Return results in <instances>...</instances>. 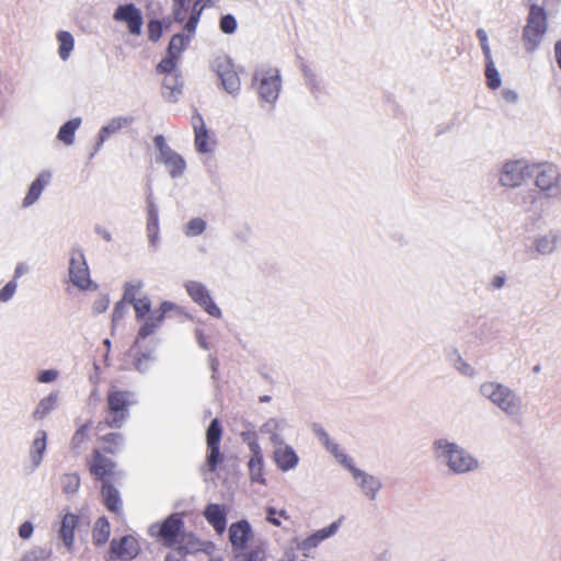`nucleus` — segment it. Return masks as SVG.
<instances>
[{
  "mask_svg": "<svg viewBox=\"0 0 561 561\" xmlns=\"http://www.w3.org/2000/svg\"><path fill=\"white\" fill-rule=\"evenodd\" d=\"M432 451L434 459L454 474H466L481 468L474 455L446 437L436 438L432 444Z\"/></svg>",
  "mask_w": 561,
  "mask_h": 561,
  "instance_id": "nucleus-1",
  "label": "nucleus"
},
{
  "mask_svg": "<svg viewBox=\"0 0 561 561\" xmlns=\"http://www.w3.org/2000/svg\"><path fill=\"white\" fill-rule=\"evenodd\" d=\"M480 393L510 419H519L526 411L522 397L511 387L486 381L480 386Z\"/></svg>",
  "mask_w": 561,
  "mask_h": 561,
  "instance_id": "nucleus-2",
  "label": "nucleus"
},
{
  "mask_svg": "<svg viewBox=\"0 0 561 561\" xmlns=\"http://www.w3.org/2000/svg\"><path fill=\"white\" fill-rule=\"evenodd\" d=\"M134 403V393L112 389L106 398L107 415L105 423L111 428H119L129 416V407Z\"/></svg>",
  "mask_w": 561,
  "mask_h": 561,
  "instance_id": "nucleus-3",
  "label": "nucleus"
},
{
  "mask_svg": "<svg viewBox=\"0 0 561 561\" xmlns=\"http://www.w3.org/2000/svg\"><path fill=\"white\" fill-rule=\"evenodd\" d=\"M537 190L545 197H558L561 195L560 171L551 163H539L530 167Z\"/></svg>",
  "mask_w": 561,
  "mask_h": 561,
  "instance_id": "nucleus-4",
  "label": "nucleus"
},
{
  "mask_svg": "<svg viewBox=\"0 0 561 561\" xmlns=\"http://www.w3.org/2000/svg\"><path fill=\"white\" fill-rule=\"evenodd\" d=\"M69 278L80 290H95L98 285L90 277V270L81 247H72L69 252Z\"/></svg>",
  "mask_w": 561,
  "mask_h": 561,
  "instance_id": "nucleus-5",
  "label": "nucleus"
},
{
  "mask_svg": "<svg viewBox=\"0 0 561 561\" xmlns=\"http://www.w3.org/2000/svg\"><path fill=\"white\" fill-rule=\"evenodd\" d=\"M257 93L262 101L273 104L280 92L282 80L279 70L273 67H262L254 72Z\"/></svg>",
  "mask_w": 561,
  "mask_h": 561,
  "instance_id": "nucleus-6",
  "label": "nucleus"
},
{
  "mask_svg": "<svg viewBox=\"0 0 561 561\" xmlns=\"http://www.w3.org/2000/svg\"><path fill=\"white\" fill-rule=\"evenodd\" d=\"M547 26L545 10L538 5H533L523 35L526 50L533 51L538 47L547 32Z\"/></svg>",
  "mask_w": 561,
  "mask_h": 561,
  "instance_id": "nucleus-7",
  "label": "nucleus"
},
{
  "mask_svg": "<svg viewBox=\"0 0 561 561\" xmlns=\"http://www.w3.org/2000/svg\"><path fill=\"white\" fill-rule=\"evenodd\" d=\"M526 160H507L499 170V183L503 187L516 188L527 178H530L531 169Z\"/></svg>",
  "mask_w": 561,
  "mask_h": 561,
  "instance_id": "nucleus-8",
  "label": "nucleus"
},
{
  "mask_svg": "<svg viewBox=\"0 0 561 561\" xmlns=\"http://www.w3.org/2000/svg\"><path fill=\"white\" fill-rule=\"evenodd\" d=\"M183 526L179 514L170 515L162 524H153L149 528L152 537L159 538L163 545L171 547L176 543L178 537Z\"/></svg>",
  "mask_w": 561,
  "mask_h": 561,
  "instance_id": "nucleus-9",
  "label": "nucleus"
},
{
  "mask_svg": "<svg viewBox=\"0 0 561 561\" xmlns=\"http://www.w3.org/2000/svg\"><path fill=\"white\" fill-rule=\"evenodd\" d=\"M213 69L221 80L224 89L236 94L240 90V79L234 70L233 64L227 56L217 57L213 62Z\"/></svg>",
  "mask_w": 561,
  "mask_h": 561,
  "instance_id": "nucleus-10",
  "label": "nucleus"
},
{
  "mask_svg": "<svg viewBox=\"0 0 561 561\" xmlns=\"http://www.w3.org/2000/svg\"><path fill=\"white\" fill-rule=\"evenodd\" d=\"M185 289L194 302L198 304L209 316L214 318L221 317V310L214 302L204 284L196 280H188L185 283Z\"/></svg>",
  "mask_w": 561,
  "mask_h": 561,
  "instance_id": "nucleus-11",
  "label": "nucleus"
},
{
  "mask_svg": "<svg viewBox=\"0 0 561 561\" xmlns=\"http://www.w3.org/2000/svg\"><path fill=\"white\" fill-rule=\"evenodd\" d=\"M350 472L363 495L368 500H375L382 489L381 480L355 466L350 469Z\"/></svg>",
  "mask_w": 561,
  "mask_h": 561,
  "instance_id": "nucleus-12",
  "label": "nucleus"
},
{
  "mask_svg": "<svg viewBox=\"0 0 561 561\" xmlns=\"http://www.w3.org/2000/svg\"><path fill=\"white\" fill-rule=\"evenodd\" d=\"M229 542L234 552L245 550L253 537V529L247 519L232 523L228 528Z\"/></svg>",
  "mask_w": 561,
  "mask_h": 561,
  "instance_id": "nucleus-13",
  "label": "nucleus"
},
{
  "mask_svg": "<svg viewBox=\"0 0 561 561\" xmlns=\"http://www.w3.org/2000/svg\"><path fill=\"white\" fill-rule=\"evenodd\" d=\"M191 124L194 130V145L199 153H210L215 149L216 141L209 135L202 115L195 112L192 115Z\"/></svg>",
  "mask_w": 561,
  "mask_h": 561,
  "instance_id": "nucleus-14",
  "label": "nucleus"
},
{
  "mask_svg": "<svg viewBox=\"0 0 561 561\" xmlns=\"http://www.w3.org/2000/svg\"><path fill=\"white\" fill-rule=\"evenodd\" d=\"M113 19L117 22L126 23L128 31L134 35L141 34L142 16L139 9L133 3L117 7L113 14Z\"/></svg>",
  "mask_w": 561,
  "mask_h": 561,
  "instance_id": "nucleus-15",
  "label": "nucleus"
},
{
  "mask_svg": "<svg viewBox=\"0 0 561 561\" xmlns=\"http://www.w3.org/2000/svg\"><path fill=\"white\" fill-rule=\"evenodd\" d=\"M289 427L287 420L271 417L261 426L260 432L267 435L270 443L276 447L285 444V434Z\"/></svg>",
  "mask_w": 561,
  "mask_h": 561,
  "instance_id": "nucleus-16",
  "label": "nucleus"
},
{
  "mask_svg": "<svg viewBox=\"0 0 561 561\" xmlns=\"http://www.w3.org/2000/svg\"><path fill=\"white\" fill-rule=\"evenodd\" d=\"M229 507L224 504H208L203 512L204 518L214 528L217 535H222L227 529V516Z\"/></svg>",
  "mask_w": 561,
  "mask_h": 561,
  "instance_id": "nucleus-17",
  "label": "nucleus"
},
{
  "mask_svg": "<svg viewBox=\"0 0 561 561\" xmlns=\"http://www.w3.org/2000/svg\"><path fill=\"white\" fill-rule=\"evenodd\" d=\"M559 241L560 233L554 230H549L547 232L536 234L533 238L531 245L538 255L549 256L557 251Z\"/></svg>",
  "mask_w": 561,
  "mask_h": 561,
  "instance_id": "nucleus-18",
  "label": "nucleus"
},
{
  "mask_svg": "<svg viewBox=\"0 0 561 561\" xmlns=\"http://www.w3.org/2000/svg\"><path fill=\"white\" fill-rule=\"evenodd\" d=\"M273 458L276 466L282 471L293 470L299 463V457L295 449L287 444L273 447Z\"/></svg>",
  "mask_w": 561,
  "mask_h": 561,
  "instance_id": "nucleus-19",
  "label": "nucleus"
},
{
  "mask_svg": "<svg viewBox=\"0 0 561 561\" xmlns=\"http://www.w3.org/2000/svg\"><path fill=\"white\" fill-rule=\"evenodd\" d=\"M140 551L137 539L133 536H125L119 541L113 539L111 541V552L116 558L130 560Z\"/></svg>",
  "mask_w": 561,
  "mask_h": 561,
  "instance_id": "nucleus-20",
  "label": "nucleus"
},
{
  "mask_svg": "<svg viewBox=\"0 0 561 561\" xmlns=\"http://www.w3.org/2000/svg\"><path fill=\"white\" fill-rule=\"evenodd\" d=\"M339 522H333L328 527L322 528L306 539H304L301 542L298 543V549L302 551L305 557L309 556V551L317 548L323 540L332 537L335 535V533L339 529Z\"/></svg>",
  "mask_w": 561,
  "mask_h": 561,
  "instance_id": "nucleus-21",
  "label": "nucleus"
},
{
  "mask_svg": "<svg viewBox=\"0 0 561 561\" xmlns=\"http://www.w3.org/2000/svg\"><path fill=\"white\" fill-rule=\"evenodd\" d=\"M51 180V172L43 171L32 182L25 197L22 201V208H28L34 205L41 197L44 188Z\"/></svg>",
  "mask_w": 561,
  "mask_h": 561,
  "instance_id": "nucleus-22",
  "label": "nucleus"
},
{
  "mask_svg": "<svg viewBox=\"0 0 561 561\" xmlns=\"http://www.w3.org/2000/svg\"><path fill=\"white\" fill-rule=\"evenodd\" d=\"M183 79L181 72L164 76L162 95L169 102H176L182 94Z\"/></svg>",
  "mask_w": 561,
  "mask_h": 561,
  "instance_id": "nucleus-23",
  "label": "nucleus"
},
{
  "mask_svg": "<svg viewBox=\"0 0 561 561\" xmlns=\"http://www.w3.org/2000/svg\"><path fill=\"white\" fill-rule=\"evenodd\" d=\"M90 472L99 479H104L113 472L115 463L112 459L103 456L100 450L95 449L91 460L89 461Z\"/></svg>",
  "mask_w": 561,
  "mask_h": 561,
  "instance_id": "nucleus-24",
  "label": "nucleus"
},
{
  "mask_svg": "<svg viewBox=\"0 0 561 561\" xmlns=\"http://www.w3.org/2000/svg\"><path fill=\"white\" fill-rule=\"evenodd\" d=\"M168 169L170 175L175 179L181 176L186 168L185 160L181 154L172 150H164V153L158 158Z\"/></svg>",
  "mask_w": 561,
  "mask_h": 561,
  "instance_id": "nucleus-25",
  "label": "nucleus"
},
{
  "mask_svg": "<svg viewBox=\"0 0 561 561\" xmlns=\"http://www.w3.org/2000/svg\"><path fill=\"white\" fill-rule=\"evenodd\" d=\"M133 121L131 117L123 116L112 118L100 129L96 149H99L111 135L118 133L122 128L131 124Z\"/></svg>",
  "mask_w": 561,
  "mask_h": 561,
  "instance_id": "nucleus-26",
  "label": "nucleus"
},
{
  "mask_svg": "<svg viewBox=\"0 0 561 561\" xmlns=\"http://www.w3.org/2000/svg\"><path fill=\"white\" fill-rule=\"evenodd\" d=\"M46 448H47V434L45 431L39 430L30 447V459L32 461L34 469L39 467V465L43 460V456L46 451Z\"/></svg>",
  "mask_w": 561,
  "mask_h": 561,
  "instance_id": "nucleus-27",
  "label": "nucleus"
},
{
  "mask_svg": "<svg viewBox=\"0 0 561 561\" xmlns=\"http://www.w3.org/2000/svg\"><path fill=\"white\" fill-rule=\"evenodd\" d=\"M163 319L161 316H158L157 312H150L149 316L145 319L142 325L138 330V334L136 341L131 347V350L136 348L140 342L150 335H152L162 324Z\"/></svg>",
  "mask_w": 561,
  "mask_h": 561,
  "instance_id": "nucleus-28",
  "label": "nucleus"
},
{
  "mask_svg": "<svg viewBox=\"0 0 561 561\" xmlns=\"http://www.w3.org/2000/svg\"><path fill=\"white\" fill-rule=\"evenodd\" d=\"M77 520L78 518L75 514H66L61 519L59 538L62 540L68 550H70L73 545V531L77 525Z\"/></svg>",
  "mask_w": 561,
  "mask_h": 561,
  "instance_id": "nucleus-29",
  "label": "nucleus"
},
{
  "mask_svg": "<svg viewBox=\"0 0 561 561\" xmlns=\"http://www.w3.org/2000/svg\"><path fill=\"white\" fill-rule=\"evenodd\" d=\"M194 34L187 33L183 30L181 33H176L172 36L167 51L181 58V54L188 47Z\"/></svg>",
  "mask_w": 561,
  "mask_h": 561,
  "instance_id": "nucleus-30",
  "label": "nucleus"
},
{
  "mask_svg": "<svg viewBox=\"0 0 561 561\" xmlns=\"http://www.w3.org/2000/svg\"><path fill=\"white\" fill-rule=\"evenodd\" d=\"M545 197L538 190L520 191L516 194V204L527 211L536 209V205Z\"/></svg>",
  "mask_w": 561,
  "mask_h": 561,
  "instance_id": "nucleus-31",
  "label": "nucleus"
},
{
  "mask_svg": "<svg viewBox=\"0 0 561 561\" xmlns=\"http://www.w3.org/2000/svg\"><path fill=\"white\" fill-rule=\"evenodd\" d=\"M58 42V56L61 60L66 61L70 58L75 48V38L68 31H59L56 34Z\"/></svg>",
  "mask_w": 561,
  "mask_h": 561,
  "instance_id": "nucleus-32",
  "label": "nucleus"
},
{
  "mask_svg": "<svg viewBox=\"0 0 561 561\" xmlns=\"http://www.w3.org/2000/svg\"><path fill=\"white\" fill-rule=\"evenodd\" d=\"M58 401V392H51L37 403L36 408L33 411L34 420H43L46 415H48L57 405Z\"/></svg>",
  "mask_w": 561,
  "mask_h": 561,
  "instance_id": "nucleus-33",
  "label": "nucleus"
},
{
  "mask_svg": "<svg viewBox=\"0 0 561 561\" xmlns=\"http://www.w3.org/2000/svg\"><path fill=\"white\" fill-rule=\"evenodd\" d=\"M81 118L76 117L68 122H66L57 134L58 140H60L66 146H71L75 141V134L81 125Z\"/></svg>",
  "mask_w": 561,
  "mask_h": 561,
  "instance_id": "nucleus-34",
  "label": "nucleus"
},
{
  "mask_svg": "<svg viewBox=\"0 0 561 561\" xmlns=\"http://www.w3.org/2000/svg\"><path fill=\"white\" fill-rule=\"evenodd\" d=\"M252 456L249 461V469L252 480L263 482L262 479V470L264 466L262 449L260 445H255L253 447V451H251Z\"/></svg>",
  "mask_w": 561,
  "mask_h": 561,
  "instance_id": "nucleus-35",
  "label": "nucleus"
},
{
  "mask_svg": "<svg viewBox=\"0 0 561 561\" xmlns=\"http://www.w3.org/2000/svg\"><path fill=\"white\" fill-rule=\"evenodd\" d=\"M102 496L104 500V504L110 511L114 513L119 512L122 504L121 497L118 491L113 485L108 484L107 482H104L102 486Z\"/></svg>",
  "mask_w": 561,
  "mask_h": 561,
  "instance_id": "nucleus-36",
  "label": "nucleus"
},
{
  "mask_svg": "<svg viewBox=\"0 0 561 561\" xmlns=\"http://www.w3.org/2000/svg\"><path fill=\"white\" fill-rule=\"evenodd\" d=\"M93 541L95 545H104L110 537V524L104 517H100L93 528Z\"/></svg>",
  "mask_w": 561,
  "mask_h": 561,
  "instance_id": "nucleus-37",
  "label": "nucleus"
},
{
  "mask_svg": "<svg viewBox=\"0 0 561 561\" xmlns=\"http://www.w3.org/2000/svg\"><path fill=\"white\" fill-rule=\"evenodd\" d=\"M50 546H36L26 551L20 561H46L51 556Z\"/></svg>",
  "mask_w": 561,
  "mask_h": 561,
  "instance_id": "nucleus-38",
  "label": "nucleus"
},
{
  "mask_svg": "<svg viewBox=\"0 0 561 561\" xmlns=\"http://www.w3.org/2000/svg\"><path fill=\"white\" fill-rule=\"evenodd\" d=\"M179 61V57L167 51L165 56L157 65V72L164 76L180 72L178 69Z\"/></svg>",
  "mask_w": 561,
  "mask_h": 561,
  "instance_id": "nucleus-39",
  "label": "nucleus"
},
{
  "mask_svg": "<svg viewBox=\"0 0 561 561\" xmlns=\"http://www.w3.org/2000/svg\"><path fill=\"white\" fill-rule=\"evenodd\" d=\"M100 439L106 444L104 449L108 454H117L124 445V436L121 433H110Z\"/></svg>",
  "mask_w": 561,
  "mask_h": 561,
  "instance_id": "nucleus-40",
  "label": "nucleus"
},
{
  "mask_svg": "<svg viewBox=\"0 0 561 561\" xmlns=\"http://www.w3.org/2000/svg\"><path fill=\"white\" fill-rule=\"evenodd\" d=\"M485 77L490 89L495 90L500 88L502 80L492 57L485 59Z\"/></svg>",
  "mask_w": 561,
  "mask_h": 561,
  "instance_id": "nucleus-41",
  "label": "nucleus"
},
{
  "mask_svg": "<svg viewBox=\"0 0 561 561\" xmlns=\"http://www.w3.org/2000/svg\"><path fill=\"white\" fill-rule=\"evenodd\" d=\"M154 360L156 356L152 352L136 353L134 355V367L139 373L145 374Z\"/></svg>",
  "mask_w": 561,
  "mask_h": 561,
  "instance_id": "nucleus-42",
  "label": "nucleus"
},
{
  "mask_svg": "<svg viewBox=\"0 0 561 561\" xmlns=\"http://www.w3.org/2000/svg\"><path fill=\"white\" fill-rule=\"evenodd\" d=\"M128 304L133 305L137 320L144 319L152 312L151 302L148 297L134 298Z\"/></svg>",
  "mask_w": 561,
  "mask_h": 561,
  "instance_id": "nucleus-43",
  "label": "nucleus"
},
{
  "mask_svg": "<svg viewBox=\"0 0 561 561\" xmlns=\"http://www.w3.org/2000/svg\"><path fill=\"white\" fill-rule=\"evenodd\" d=\"M455 358L451 359L453 367L461 375L472 378L476 376V369L467 363L457 351H454Z\"/></svg>",
  "mask_w": 561,
  "mask_h": 561,
  "instance_id": "nucleus-44",
  "label": "nucleus"
},
{
  "mask_svg": "<svg viewBox=\"0 0 561 561\" xmlns=\"http://www.w3.org/2000/svg\"><path fill=\"white\" fill-rule=\"evenodd\" d=\"M203 10H204V8H202L201 4L197 5V0H195L194 4L192 7L191 13H190V18L184 25L185 32L195 34V31H196L197 24L199 22L201 14H202Z\"/></svg>",
  "mask_w": 561,
  "mask_h": 561,
  "instance_id": "nucleus-45",
  "label": "nucleus"
},
{
  "mask_svg": "<svg viewBox=\"0 0 561 561\" xmlns=\"http://www.w3.org/2000/svg\"><path fill=\"white\" fill-rule=\"evenodd\" d=\"M62 491L66 494H75L80 486V478L77 473H66L61 477Z\"/></svg>",
  "mask_w": 561,
  "mask_h": 561,
  "instance_id": "nucleus-46",
  "label": "nucleus"
},
{
  "mask_svg": "<svg viewBox=\"0 0 561 561\" xmlns=\"http://www.w3.org/2000/svg\"><path fill=\"white\" fill-rule=\"evenodd\" d=\"M221 432V426L218 420H213L206 433L207 446H219Z\"/></svg>",
  "mask_w": 561,
  "mask_h": 561,
  "instance_id": "nucleus-47",
  "label": "nucleus"
},
{
  "mask_svg": "<svg viewBox=\"0 0 561 561\" xmlns=\"http://www.w3.org/2000/svg\"><path fill=\"white\" fill-rule=\"evenodd\" d=\"M324 447L334 456V458L343 465L346 469H351L354 465L352 459L341 451L337 444L334 442H330L329 444L324 445Z\"/></svg>",
  "mask_w": 561,
  "mask_h": 561,
  "instance_id": "nucleus-48",
  "label": "nucleus"
},
{
  "mask_svg": "<svg viewBox=\"0 0 561 561\" xmlns=\"http://www.w3.org/2000/svg\"><path fill=\"white\" fill-rule=\"evenodd\" d=\"M206 229V221L202 218H193L185 226L184 233L186 237L201 236Z\"/></svg>",
  "mask_w": 561,
  "mask_h": 561,
  "instance_id": "nucleus-49",
  "label": "nucleus"
},
{
  "mask_svg": "<svg viewBox=\"0 0 561 561\" xmlns=\"http://www.w3.org/2000/svg\"><path fill=\"white\" fill-rule=\"evenodd\" d=\"M265 511H266V522L271 523L272 525H274L276 527L282 526V522H280L279 517H283L285 519L289 518V516L285 510L277 511L273 506H267Z\"/></svg>",
  "mask_w": 561,
  "mask_h": 561,
  "instance_id": "nucleus-50",
  "label": "nucleus"
},
{
  "mask_svg": "<svg viewBox=\"0 0 561 561\" xmlns=\"http://www.w3.org/2000/svg\"><path fill=\"white\" fill-rule=\"evenodd\" d=\"M173 2L174 21L178 23H182L185 20L190 9V0H183L182 2H180L179 0H173Z\"/></svg>",
  "mask_w": 561,
  "mask_h": 561,
  "instance_id": "nucleus-51",
  "label": "nucleus"
},
{
  "mask_svg": "<svg viewBox=\"0 0 561 561\" xmlns=\"http://www.w3.org/2000/svg\"><path fill=\"white\" fill-rule=\"evenodd\" d=\"M305 79L307 85L310 88L311 93L317 95L318 93H321L323 91V88L321 85V81L318 79L317 75L311 71L310 69H305Z\"/></svg>",
  "mask_w": 561,
  "mask_h": 561,
  "instance_id": "nucleus-52",
  "label": "nucleus"
},
{
  "mask_svg": "<svg viewBox=\"0 0 561 561\" xmlns=\"http://www.w3.org/2000/svg\"><path fill=\"white\" fill-rule=\"evenodd\" d=\"M18 283L15 279L10 280L0 289V301L8 302L11 300L16 291Z\"/></svg>",
  "mask_w": 561,
  "mask_h": 561,
  "instance_id": "nucleus-53",
  "label": "nucleus"
},
{
  "mask_svg": "<svg viewBox=\"0 0 561 561\" xmlns=\"http://www.w3.org/2000/svg\"><path fill=\"white\" fill-rule=\"evenodd\" d=\"M237 20L231 14H226L220 19V30L225 34H233L237 30Z\"/></svg>",
  "mask_w": 561,
  "mask_h": 561,
  "instance_id": "nucleus-54",
  "label": "nucleus"
},
{
  "mask_svg": "<svg viewBox=\"0 0 561 561\" xmlns=\"http://www.w3.org/2000/svg\"><path fill=\"white\" fill-rule=\"evenodd\" d=\"M127 312H128V301H126L125 299L118 301L115 305L114 310H113V316H112L113 324H116L118 321H121Z\"/></svg>",
  "mask_w": 561,
  "mask_h": 561,
  "instance_id": "nucleus-55",
  "label": "nucleus"
},
{
  "mask_svg": "<svg viewBox=\"0 0 561 561\" xmlns=\"http://www.w3.org/2000/svg\"><path fill=\"white\" fill-rule=\"evenodd\" d=\"M162 35V23L158 20H152L148 23V36L152 42L159 41Z\"/></svg>",
  "mask_w": 561,
  "mask_h": 561,
  "instance_id": "nucleus-56",
  "label": "nucleus"
},
{
  "mask_svg": "<svg viewBox=\"0 0 561 561\" xmlns=\"http://www.w3.org/2000/svg\"><path fill=\"white\" fill-rule=\"evenodd\" d=\"M209 455L207 457V465L210 471H214L220 461L219 446H208Z\"/></svg>",
  "mask_w": 561,
  "mask_h": 561,
  "instance_id": "nucleus-57",
  "label": "nucleus"
},
{
  "mask_svg": "<svg viewBox=\"0 0 561 561\" xmlns=\"http://www.w3.org/2000/svg\"><path fill=\"white\" fill-rule=\"evenodd\" d=\"M59 371L56 369L42 370L37 376V381L41 383H50L58 379Z\"/></svg>",
  "mask_w": 561,
  "mask_h": 561,
  "instance_id": "nucleus-58",
  "label": "nucleus"
},
{
  "mask_svg": "<svg viewBox=\"0 0 561 561\" xmlns=\"http://www.w3.org/2000/svg\"><path fill=\"white\" fill-rule=\"evenodd\" d=\"M142 287V283L140 280L127 283L125 285L124 299L126 301L133 300L136 298V293L140 290Z\"/></svg>",
  "mask_w": 561,
  "mask_h": 561,
  "instance_id": "nucleus-59",
  "label": "nucleus"
},
{
  "mask_svg": "<svg viewBox=\"0 0 561 561\" xmlns=\"http://www.w3.org/2000/svg\"><path fill=\"white\" fill-rule=\"evenodd\" d=\"M477 36L480 41V45L483 50L484 58L490 59V57H492V55H491V49H490L489 42H488L486 32L483 28H479L477 31Z\"/></svg>",
  "mask_w": 561,
  "mask_h": 561,
  "instance_id": "nucleus-60",
  "label": "nucleus"
},
{
  "mask_svg": "<svg viewBox=\"0 0 561 561\" xmlns=\"http://www.w3.org/2000/svg\"><path fill=\"white\" fill-rule=\"evenodd\" d=\"M33 531L34 526L31 522H24L19 527V536L24 540L30 539L33 535Z\"/></svg>",
  "mask_w": 561,
  "mask_h": 561,
  "instance_id": "nucleus-61",
  "label": "nucleus"
},
{
  "mask_svg": "<svg viewBox=\"0 0 561 561\" xmlns=\"http://www.w3.org/2000/svg\"><path fill=\"white\" fill-rule=\"evenodd\" d=\"M148 221L150 227H156V221H158V209L150 196L148 197Z\"/></svg>",
  "mask_w": 561,
  "mask_h": 561,
  "instance_id": "nucleus-62",
  "label": "nucleus"
},
{
  "mask_svg": "<svg viewBox=\"0 0 561 561\" xmlns=\"http://www.w3.org/2000/svg\"><path fill=\"white\" fill-rule=\"evenodd\" d=\"M243 442H245L251 451H253L254 444L260 445L257 436L254 432H244L241 434Z\"/></svg>",
  "mask_w": 561,
  "mask_h": 561,
  "instance_id": "nucleus-63",
  "label": "nucleus"
},
{
  "mask_svg": "<svg viewBox=\"0 0 561 561\" xmlns=\"http://www.w3.org/2000/svg\"><path fill=\"white\" fill-rule=\"evenodd\" d=\"M502 98L510 104H515L518 101V93L512 89H504L502 91Z\"/></svg>",
  "mask_w": 561,
  "mask_h": 561,
  "instance_id": "nucleus-64",
  "label": "nucleus"
}]
</instances>
